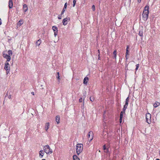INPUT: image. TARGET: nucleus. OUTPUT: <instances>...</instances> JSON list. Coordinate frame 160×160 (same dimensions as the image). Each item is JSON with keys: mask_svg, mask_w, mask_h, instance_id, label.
Instances as JSON below:
<instances>
[{"mask_svg": "<svg viewBox=\"0 0 160 160\" xmlns=\"http://www.w3.org/2000/svg\"><path fill=\"white\" fill-rule=\"evenodd\" d=\"M83 148V145L82 144L78 143L77 144L76 151L78 155L82 151Z\"/></svg>", "mask_w": 160, "mask_h": 160, "instance_id": "nucleus-1", "label": "nucleus"}, {"mask_svg": "<svg viewBox=\"0 0 160 160\" xmlns=\"http://www.w3.org/2000/svg\"><path fill=\"white\" fill-rule=\"evenodd\" d=\"M50 149L51 148L48 145H45L43 148V150L44 152H45L47 154L49 153H52V151H49Z\"/></svg>", "mask_w": 160, "mask_h": 160, "instance_id": "nucleus-2", "label": "nucleus"}, {"mask_svg": "<svg viewBox=\"0 0 160 160\" xmlns=\"http://www.w3.org/2000/svg\"><path fill=\"white\" fill-rule=\"evenodd\" d=\"M149 11H147L146 12H143L142 13V18L145 21H147L148 18Z\"/></svg>", "mask_w": 160, "mask_h": 160, "instance_id": "nucleus-3", "label": "nucleus"}, {"mask_svg": "<svg viewBox=\"0 0 160 160\" xmlns=\"http://www.w3.org/2000/svg\"><path fill=\"white\" fill-rule=\"evenodd\" d=\"M151 115L148 113L146 114V122L148 124H150L151 123Z\"/></svg>", "mask_w": 160, "mask_h": 160, "instance_id": "nucleus-4", "label": "nucleus"}, {"mask_svg": "<svg viewBox=\"0 0 160 160\" xmlns=\"http://www.w3.org/2000/svg\"><path fill=\"white\" fill-rule=\"evenodd\" d=\"M10 68V64L8 62H6L5 64L4 69L6 71L7 74H8L9 72Z\"/></svg>", "mask_w": 160, "mask_h": 160, "instance_id": "nucleus-5", "label": "nucleus"}, {"mask_svg": "<svg viewBox=\"0 0 160 160\" xmlns=\"http://www.w3.org/2000/svg\"><path fill=\"white\" fill-rule=\"evenodd\" d=\"M93 134V132L92 131L89 132L88 133V140L90 141H91L93 139L92 136V135Z\"/></svg>", "mask_w": 160, "mask_h": 160, "instance_id": "nucleus-6", "label": "nucleus"}, {"mask_svg": "<svg viewBox=\"0 0 160 160\" xmlns=\"http://www.w3.org/2000/svg\"><path fill=\"white\" fill-rule=\"evenodd\" d=\"M52 29L53 30L54 32V35L55 37L58 34V28L57 27L55 26H53L52 28Z\"/></svg>", "mask_w": 160, "mask_h": 160, "instance_id": "nucleus-7", "label": "nucleus"}, {"mask_svg": "<svg viewBox=\"0 0 160 160\" xmlns=\"http://www.w3.org/2000/svg\"><path fill=\"white\" fill-rule=\"evenodd\" d=\"M129 47L128 45H127V48H126V61H127L128 58V55H129Z\"/></svg>", "mask_w": 160, "mask_h": 160, "instance_id": "nucleus-8", "label": "nucleus"}, {"mask_svg": "<svg viewBox=\"0 0 160 160\" xmlns=\"http://www.w3.org/2000/svg\"><path fill=\"white\" fill-rule=\"evenodd\" d=\"M68 19L70 20V18H66L63 19L62 22L64 25H66L67 24V21Z\"/></svg>", "mask_w": 160, "mask_h": 160, "instance_id": "nucleus-9", "label": "nucleus"}, {"mask_svg": "<svg viewBox=\"0 0 160 160\" xmlns=\"http://www.w3.org/2000/svg\"><path fill=\"white\" fill-rule=\"evenodd\" d=\"M13 5L12 0H9L8 2V7L9 9H11L12 8Z\"/></svg>", "mask_w": 160, "mask_h": 160, "instance_id": "nucleus-10", "label": "nucleus"}, {"mask_svg": "<svg viewBox=\"0 0 160 160\" xmlns=\"http://www.w3.org/2000/svg\"><path fill=\"white\" fill-rule=\"evenodd\" d=\"M67 2H66L64 4V8L61 12L62 14H63L64 13L66 9L67 8Z\"/></svg>", "mask_w": 160, "mask_h": 160, "instance_id": "nucleus-11", "label": "nucleus"}, {"mask_svg": "<svg viewBox=\"0 0 160 160\" xmlns=\"http://www.w3.org/2000/svg\"><path fill=\"white\" fill-rule=\"evenodd\" d=\"M44 154V152L42 150H41L39 152V157L41 158H42Z\"/></svg>", "mask_w": 160, "mask_h": 160, "instance_id": "nucleus-12", "label": "nucleus"}, {"mask_svg": "<svg viewBox=\"0 0 160 160\" xmlns=\"http://www.w3.org/2000/svg\"><path fill=\"white\" fill-rule=\"evenodd\" d=\"M88 79H89V78L88 77H85L83 79V84H87L88 83Z\"/></svg>", "mask_w": 160, "mask_h": 160, "instance_id": "nucleus-13", "label": "nucleus"}, {"mask_svg": "<svg viewBox=\"0 0 160 160\" xmlns=\"http://www.w3.org/2000/svg\"><path fill=\"white\" fill-rule=\"evenodd\" d=\"M149 7L148 6H146L144 8V9L143 12H147V11H149Z\"/></svg>", "mask_w": 160, "mask_h": 160, "instance_id": "nucleus-14", "label": "nucleus"}, {"mask_svg": "<svg viewBox=\"0 0 160 160\" xmlns=\"http://www.w3.org/2000/svg\"><path fill=\"white\" fill-rule=\"evenodd\" d=\"M23 8L24 10V12H26L28 9L27 5L26 4H24L23 5Z\"/></svg>", "mask_w": 160, "mask_h": 160, "instance_id": "nucleus-15", "label": "nucleus"}, {"mask_svg": "<svg viewBox=\"0 0 160 160\" xmlns=\"http://www.w3.org/2000/svg\"><path fill=\"white\" fill-rule=\"evenodd\" d=\"M60 119V117L59 116L57 115L56 117L55 120L58 124L59 123V120Z\"/></svg>", "mask_w": 160, "mask_h": 160, "instance_id": "nucleus-16", "label": "nucleus"}, {"mask_svg": "<svg viewBox=\"0 0 160 160\" xmlns=\"http://www.w3.org/2000/svg\"><path fill=\"white\" fill-rule=\"evenodd\" d=\"M4 58L7 59V62L10 61V60L11 59V57L10 56H9V55H7L6 57H5Z\"/></svg>", "mask_w": 160, "mask_h": 160, "instance_id": "nucleus-17", "label": "nucleus"}, {"mask_svg": "<svg viewBox=\"0 0 160 160\" xmlns=\"http://www.w3.org/2000/svg\"><path fill=\"white\" fill-rule=\"evenodd\" d=\"M49 122H47L46 124V125L45 126V129L46 131H47L48 129L49 128Z\"/></svg>", "mask_w": 160, "mask_h": 160, "instance_id": "nucleus-18", "label": "nucleus"}, {"mask_svg": "<svg viewBox=\"0 0 160 160\" xmlns=\"http://www.w3.org/2000/svg\"><path fill=\"white\" fill-rule=\"evenodd\" d=\"M23 22L22 19H20L17 23L18 25L21 26L23 24Z\"/></svg>", "mask_w": 160, "mask_h": 160, "instance_id": "nucleus-19", "label": "nucleus"}, {"mask_svg": "<svg viewBox=\"0 0 160 160\" xmlns=\"http://www.w3.org/2000/svg\"><path fill=\"white\" fill-rule=\"evenodd\" d=\"M73 158V160H80L79 158L76 155H74Z\"/></svg>", "mask_w": 160, "mask_h": 160, "instance_id": "nucleus-20", "label": "nucleus"}, {"mask_svg": "<svg viewBox=\"0 0 160 160\" xmlns=\"http://www.w3.org/2000/svg\"><path fill=\"white\" fill-rule=\"evenodd\" d=\"M129 97H128L126 99L125 104V105L128 106V102H129Z\"/></svg>", "mask_w": 160, "mask_h": 160, "instance_id": "nucleus-21", "label": "nucleus"}, {"mask_svg": "<svg viewBox=\"0 0 160 160\" xmlns=\"http://www.w3.org/2000/svg\"><path fill=\"white\" fill-rule=\"evenodd\" d=\"M160 104V103L158 102H155V103L154 104V107L156 108L158 106H159Z\"/></svg>", "mask_w": 160, "mask_h": 160, "instance_id": "nucleus-22", "label": "nucleus"}, {"mask_svg": "<svg viewBox=\"0 0 160 160\" xmlns=\"http://www.w3.org/2000/svg\"><path fill=\"white\" fill-rule=\"evenodd\" d=\"M41 42V40L40 39L38 40L36 43L37 45L39 46Z\"/></svg>", "mask_w": 160, "mask_h": 160, "instance_id": "nucleus-23", "label": "nucleus"}, {"mask_svg": "<svg viewBox=\"0 0 160 160\" xmlns=\"http://www.w3.org/2000/svg\"><path fill=\"white\" fill-rule=\"evenodd\" d=\"M7 55H8V54H7V51H4L3 52L2 56L4 58L6 57Z\"/></svg>", "mask_w": 160, "mask_h": 160, "instance_id": "nucleus-24", "label": "nucleus"}, {"mask_svg": "<svg viewBox=\"0 0 160 160\" xmlns=\"http://www.w3.org/2000/svg\"><path fill=\"white\" fill-rule=\"evenodd\" d=\"M57 75H56V78L58 80V81L59 82V80H60V76H59V72H57Z\"/></svg>", "mask_w": 160, "mask_h": 160, "instance_id": "nucleus-25", "label": "nucleus"}, {"mask_svg": "<svg viewBox=\"0 0 160 160\" xmlns=\"http://www.w3.org/2000/svg\"><path fill=\"white\" fill-rule=\"evenodd\" d=\"M139 35L141 36L142 37L143 36V31L140 30L139 31Z\"/></svg>", "mask_w": 160, "mask_h": 160, "instance_id": "nucleus-26", "label": "nucleus"}, {"mask_svg": "<svg viewBox=\"0 0 160 160\" xmlns=\"http://www.w3.org/2000/svg\"><path fill=\"white\" fill-rule=\"evenodd\" d=\"M8 55H9L10 56V55H12V51L10 50H9L8 51Z\"/></svg>", "mask_w": 160, "mask_h": 160, "instance_id": "nucleus-27", "label": "nucleus"}, {"mask_svg": "<svg viewBox=\"0 0 160 160\" xmlns=\"http://www.w3.org/2000/svg\"><path fill=\"white\" fill-rule=\"evenodd\" d=\"M90 100L92 102H93L94 100V98L93 96H91L90 98Z\"/></svg>", "mask_w": 160, "mask_h": 160, "instance_id": "nucleus-28", "label": "nucleus"}, {"mask_svg": "<svg viewBox=\"0 0 160 160\" xmlns=\"http://www.w3.org/2000/svg\"><path fill=\"white\" fill-rule=\"evenodd\" d=\"M76 2V0H73V1L72 6L73 7H74Z\"/></svg>", "mask_w": 160, "mask_h": 160, "instance_id": "nucleus-29", "label": "nucleus"}, {"mask_svg": "<svg viewBox=\"0 0 160 160\" xmlns=\"http://www.w3.org/2000/svg\"><path fill=\"white\" fill-rule=\"evenodd\" d=\"M123 112H121L120 113V118H123Z\"/></svg>", "mask_w": 160, "mask_h": 160, "instance_id": "nucleus-30", "label": "nucleus"}, {"mask_svg": "<svg viewBox=\"0 0 160 160\" xmlns=\"http://www.w3.org/2000/svg\"><path fill=\"white\" fill-rule=\"evenodd\" d=\"M62 13L60 15H59L58 16V18L59 19H62Z\"/></svg>", "mask_w": 160, "mask_h": 160, "instance_id": "nucleus-31", "label": "nucleus"}, {"mask_svg": "<svg viewBox=\"0 0 160 160\" xmlns=\"http://www.w3.org/2000/svg\"><path fill=\"white\" fill-rule=\"evenodd\" d=\"M92 8L93 11H95V6L93 5L92 7Z\"/></svg>", "mask_w": 160, "mask_h": 160, "instance_id": "nucleus-32", "label": "nucleus"}, {"mask_svg": "<svg viewBox=\"0 0 160 160\" xmlns=\"http://www.w3.org/2000/svg\"><path fill=\"white\" fill-rule=\"evenodd\" d=\"M139 64H137L136 65V69H135V70L136 71L137 70L138 68H139Z\"/></svg>", "mask_w": 160, "mask_h": 160, "instance_id": "nucleus-33", "label": "nucleus"}, {"mask_svg": "<svg viewBox=\"0 0 160 160\" xmlns=\"http://www.w3.org/2000/svg\"><path fill=\"white\" fill-rule=\"evenodd\" d=\"M84 98L83 99V100L82 98H81L79 99V102H82V101H84Z\"/></svg>", "mask_w": 160, "mask_h": 160, "instance_id": "nucleus-34", "label": "nucleus"}, {"mask_svg": "<svg viewBox=\"0 0 160 160\" xmlns=\"http://www.w3.org/2000/svg\"><path fill=\"white\" fill-rule=\"evenodd\" d=\"M113 54L114 55H117V51L116 50H115L113 52Z\"/></svg>", "mask_w": 160, "mask_h": 160, "instance_id": "nucleus-35", "label": "nucleus"}, {"mask_svg": "<svg viewBox=\"0 0 160 160\" xmlns=\"http://www.w3.org/2000/svg\"><path fill=\"white\" fill-rule=\"evenodd\" d=\"M107 149V148H106V145L105 144L103 146V150H106Z\"/></svg>", "mask_w": 160, "mask_h": 160, "instance_id": "nucleus-36", "label": "nucleus"}, {"mask_svg": "<svg viewBox=\"0 0 160 160\" xmlns=\"http://www.w3.org/2000/svg\"><path fill=\"white\" fill-rule=\"evenodd\" d=\"M127 106H127V105L125 104L124 106H123V108H124V109H126L127 108Z\"/></svg>", "mask_w": 160, "mask_h": 160, "instance_id": "nucleus-37", "label": "nucleus"}, {"mask_svg": "<svg viewBox=\"0 0 160 160\" xmlns=\"http://www.w3.org/2000/svg\"><path fill=\"white\" fill-rule=\"evenodd\" d=\"M122 118H120L119 119V122L120 123H121L122 121Z\"/></svg>", "mask_w": 160, "mask_h": 160, "instance_id": "nucleus-38", "label": "nucleus"}, {"mask_svg": "<svg viewBox=\"0 0 160 160\" xmlns=\"http://www.w3.org/2000/svg\"><path fill=\"white\" fill-rule=\"evenodd\" d=\"M98 60H100L101 59V58L100 57V54H98Z\"/></svg>", "mask_w": 160, "mask_h": 160, "instance_id": "nucleus-39", "label": "nucleus"}, {"mask_svg": "<svg viewBox=\"0 0 160 160\" xmlns=\"http://www.w3.org/2000/svg\"><path fill=\"white\" fill-rule=\"evenodd\" d=\"M126 110V109L123 108L122 111V112H123V113H125Z\"/></svg>", "mask_w": 160, "mask_h": 160, "instance_id": "nucleus-40", "label": "nucleus"}, {"mask_svg": "<svg viewBox=\"0 0 160 160\" xmlns=\"http://www.w3.org/2000/svg\"><path fill=\"white\" fill-rule=\"evenodd\" d=\"M106 150V151H105V152L106 153H108V152H109V149L108 148H107V149Z\"/></svg>", "mask_w": 160, "mask_h": 160, "instance_id": "nucleus-41", "label": "nucleus"}, {"mask_svg": "<svg viewBox=\"0 0 160 160\" xmlns=\"http://www.w3.org/2000/svg\"><path fill=\"white\" fill-rule=\"evenodd\" d=\"M8 92H7V93H6V94H5V98H6L8 96Z\"/></svg>", "mask_w": 160, "mask_h": 160, "instance_id": "nucleus-42", "label": "nucleus"}, {"mask_svg": "<svg viewBox=\"0 0 160 160\" xmlns=\"http://www.w3.org/2000/svg\"><path fill=\"white\" fill-rule=\"evenodd\" d=\"M117 55H115L113 56V58H115L116 60V59Z\"/></svg>", "mask_w": 160, "mask_h": 160, "instance_id": "nucleus-43", "label": "nucleus"}, {"mask_svg": "<svg viewBox=\"0 0 160 160\" xmlns=\"http://www.w3.org/2000/svg\"><path fill=\"white\" fill-rule=\"evenodd\" d=\"M11 98V95H10L8 96V98L9 99H10Z\"/></svg>", "mask_w": 160, "mask_h": 160, "instance_id": "nucleus-44", "label": "nucleus"}, {"mask_svg": "<svg viewBox=\"0 0 160 160\" xmlns=\"http://www.w3.org/2000/svg\"><path fill=\"white\" fill-rule=\"evenodd\" d=\"M1 19L0 18V25H1L2 24V22L1 21Z\"/></svg>", "mask_w": 160, "mask_h": 160, "instance_id": "nucleus-45", "label": "nucleus"}, {"mask_svg": "<svg viewBox=\"0 0 160 160\" xmlns=\"http://www.w3.org/2000/svg\"><path fill=\"white\" fill-rule=\"evenodd\" d=\"M31 94L33 95H34V92H31Z\"/></svg>", "mask_w": 160, "mask_h": 160, "instance_id": "nucleus-46", "label": "nucleus"}, {"mask_svg": "<svg viewBox=\"0 0 160 160\" xmlns=\"http://www.w3.org/2000/svg\"><path fill=\"white\" fill-rule=\"evenodd\" d=\"M98 53L99 54H100V50L99 49L98 50Z\"/></svg>", "mask_w": 160, "mask_h": 160, "instance_id": "nucleus-47", "label": "nucleus"}, {"mask_svg": "<svg viewBox=\"0 0 160 160\" xmlns=\"http://www.w3.org/2000/svg\"><path fill=\"white\" fill-rule=\"evenodd\" d=\"M141 1V0H138V2L140 3Z\"/></svg>", "mask_w": 160, "mask_h": 160, "instance_id": "nucleus-48", "label": "nucleus"}, {"mask_svg": "<svg viewBox=\"0 0 160 160\" xmlns=\"http://www.w3.org/2000/svg\"><path fill=\"white\" fill-rule=\"evenodd\" d=\"M156 160H160V159H158V158H157Z\"/></svg>", "mask_w": 160, "mask_h": 160, "instance_id": "nucleus-49", "label": "nucleus"}, {"mask_svg": "<svg viewBox=\"0 0 160 160\" xmlns=\"http://www.w3.org/2000/svg\"><path fill=\"white\" fill-rule=\"evenodd\" d=\"M42 160H46L45 159H43Z\"/></svg>", "mask_w": 160, "mask_h": 160, "instance_id": "nucleus-50", "label": "nucleus"}, {"mask_svg": "<svg viewBox=\"0 0 160 160\" xmlns=\"http://www.w3.org/2000/svg\"><path fill=\"white\" fill-rule=\"evenodd\" d=\"M52 151V150L51 149L50 150V151Z\"/></svg>", "mask_w": 160, "mask_h": 160, "instance_id": "nucleus-51", "label": "nucleus"}, {"mask_svg": "<svg viewBox=\"0 0 160 160\" xmlns=\"http://www.w3.org/2000/svg\"><path fill=\"white\" fill-rule=\"evenodd\" d=\"M84 106V102H83V106Z\"/></svg>", "mask_w": 160, "mask_h": 160, "instance_id": "nucleus-52", "label": "nucleus"}, {"mask_svg": "<svg viewBox=\"0 0 160 160\" xmlns=\"http://www.w3.org/2000/svg\"><path fill=\"white\" fill-rule=\"evenodd\" d=\"M41 87H42V85H41Z\"/></svg>", "mask_w": 160, "mask_h": 160, "instance_id": "nucleus-53", "label": "nucleus"}, {"mask_svg": "<svg viewBox=\"0 0 160 160\" xmlns=\"http://www.w3.org/2000/svg\"><path fill=\"white\" fill-rule=\"evenodd\" d=\"M159 152H160V153H159V154H160V151H159Z\"/></svg>", "mask_w": 160, "mask_h": 160, "instance_id": "nucleus-54", "label": "nucleus"}]
</instances>
